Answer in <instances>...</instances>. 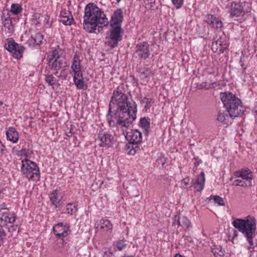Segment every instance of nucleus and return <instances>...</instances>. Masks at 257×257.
<instances>
[{
  "mask_svg": "<svg viewBox=\"0 0 257 257\" xmlns=\"http://www.w3.org/2000/svg\"><path fill=\"white\" fill-rule=\"evenodd\" d=\"M139 125L144 130L145 134L148 135L150 126V118L146 117H142L140 120Z\"/></svg>",
  "mask_w": 257,
  "mask_h": 257,
  "instance_id": "nucleus-24",
  "label": "nucleus"
},
{
  "mask_svg": "<svg viewBox=\"0 0 257 257\" xmlns=\"http://www.w3.org/2000/svg\"><path fill=\"white\" fill-rule=\"evenodd\" d=\"M22 11V7L18 4H13L11 6V12L14 15L19 14Z\"/></svg>",
  "mask_w": 257,
  "mask_h": 257,
  "instance_id": "nucleus-37",
  "label": "nucleus"
},
{
  "mask_svg": "<svg viewBox=\"0 0 257 257\" xmlns=\"http://www.w3.org/2000/svg\"><path fill=\"white\" fill-rule=\"evenodd\" d=\"M114 252V250L110 247L108 249V250L103 251L102 256V257H111L112 255H113Z\"/></svg>",
  "mask_w": 257,
  "mask_h": 257,
  "instance_id": "nucleus-43",
  "label": "nucleus"
},
{
  "mask_svg": "<svg viewBox=\"0 0 257 257\" xmlns=\"http://www.w3.org/2000/svg\"><path fill=\"white\" fill-rule=\"evenodd\" d=\"M123 13L121 9H117L111 16L110 21L111 29L106 33L105 44L111 49L116 47L122 39L123 30L121 24L123 21Z\"/></svg>",
  "mask_w": 257,
  "mask_h": 257,
  "instance_id": "nucleus-3",
  "label": "nucleus"
},
{
  "mask_svg": "<svg viewBox=\"0 0 257 257\" xmlns=\"http://www.w3.org/2000/svg\"><path fill=\"white\" fill-rule=\"evenodd\" d=\"M6 237V233L3 227H0V247L4 243V240Z\"/></svg>",
  "mask_w": 257,
  "mask_h": 257,
  "instance_id": "nucleus-42",
  "label": "nucleus"
},
{
  "mask_svg": "<svg viewBox=\"0 0 257 257\" xmlns=\"http://www.w3.org/2000/svg\"><path fill=\"white\" fill-rule=\"evenodd\" d=\"M181 217L179 215H175L173 218L172 225L173 226H177L178 227L180 225Z\"/></svg>",
  "mask_w": 257,
  "mask_h": 257,
  "instance_id": "nucleus-41",
  "label": "nucleus"
},
{
  "mask_svg": "<svg viewBox=\"0 0 257 257\" xmlns=\"http://www.w3.org/2000/svg\"><path fill=\"white\" fill-rule=\"evenodd\" d=\"M157 161L158 162V164H161L162 166H163L166 162V159L163 155H161L158 158Z\"/></svg>",
  "mask_w": 257,
  "mask_h": 257,
  "instance_id": "nucleus-46",
  "label": "nucleus"
},
{
  "mask_svg": "<svg viewBox=\"0 0 257 257\" xmlns=\"http://www.w3.org/2000/svg\"><path fill=\"white\" fill-rule=\"evenodd\" d=\"M173 4L175 6V7L176 8V9H180L183 4V1L184 0H171Z\"/></svg>",
  "mask_w": 257,
  "mask_h": 257,
  "instance_id": "nucleus-45",
  "label": "nucleus"
},
{
  "mask_svg": "<svg viewBox=\"0 0 257 257\" xmlns=\"http://www.w3.org/2000/svg\"><path fill=\"white\" fill-rule=\"evenodd\" d=\"M205 180V174L202 172L198 177L197 180L194 183V187L196 191L201 192L202 191L204 186Z\"/></svg>",
  "mask_w": 257,
  "mask_h": 257,
  "instance_id": "nucleus-21",
  "label": "nucleus"
},
{
  "mask_svg": "<svg viewBox=\"0 0 257 257\" xmlns=\"http://www.w3.org/2000/svg\"><path fill=\"white\" fill-rule=\"evenodd\" d=\"M45 81L50 86H53L56 83L57 80L53 75H47L45 76Z\"/></svg>",
  "mask_w": 257,
  "mask_h": 257,
  "instance_id": "nucleus-38",
  "label": "nucleus"
},
{
  "mask_svg": "<svg viewBox=\"0 0 257 257\" xmlns=\"http://www.w3.org/2000/svg\"><path fill=\"white\" fill-rule=\"evenodd\" d=\"M229 117H231L230 115L229 116L225 112H222L219 111L217 114V119L218 121L221 123L227 124Z\"/></svg>",
  "mask_w": 257,
  "mask_h": 257,
  "instance_id": "nucleus-29",
  "label": "nucleus"
},
{
  "mask_svg": "<svg viewBox=\"0 0 257 257\" xmlns=\"http://www.w3.org/2000/svg\"><path fill=\"white\" fill-rule=\"evenodd\" d=\"M208 198L210 201L212 200L215 203L217 204L218 205L224 206L225 205L223 199L218 195H211Z\"/></svg>",
  "mask_w": 257,
  "mask_h": 257,
  "instance_id": "nucleus-34",
  "label": "nucleus"
},
{
  "mask_svg": "<svg viewBox=\"0 0 257 257\" xmlns=\"http://www.w3.org/2000/svg\"><path fill=\"white\" fill-rule=\"evenodd\" d=\"M81 60L80 58L79 55L76 53L73 57L72 64L71 66V69L73 71V74H76L78 76L81 75L82 73L81 70Z\"/></svg>",
  "mask_w": 257,
  "mask_h": 257,
  "instance_id": "nucleus-15",
  "label": "nucleus"
},
{
  "mask_svg": "<svg viewBox=\"0 0 257 257\" xmlns=\"http://www.w3.org/2000/svg\"><path fill=\"white\" fill-rule=\"evenodd\" d=\"M212 252L215 257H223L225 251L220 246H214L212 248Z\"/></svg>",
  "mask_w": 257,
  "mask_h": 257,
  "instance_id": "nucleus-31",
  "label": "nucleus"
},
{
  "mask_svg": "<svg viewBox=\"0 0 257 257\" xmlns=\"http://www.w3.org/2000/svg\"><path fill=\"white\" fill-rule=\"evenodd\" d=\"M220 98L230 117H237L244 112L241 100L235 95L230 92L221 93Z\"/></svg>",
  "mask_w": 257,
  "mask_h": 257,
  "instance_id": "nucleus-5",
  "label": "nucleus"
},
{
  "mask_svg": "<svg viewBox=\"0 0 257 257\" xmlns=\"http://www.w3.org/2000/svg\"><path fill=\"white\" fill-rule=\"evenodd\" d=\"M175 257H183V256L181 255L180 253H177L176 254Z\"/></svg>",
  "mask_w": 257,
  "mask_h": 257,
  "instance_id": "nucleus-55",
  "label": "nucleus"
},
{
  "mask_svg": "<svg viewBox=\"0 0 257 257\" xmlns=\"http://www.w3.org/2000/svg\"><path fill=\"white\" fill-rule=\"evenodd\" d=\"M135 153H136V150L134 149H132L129 152V154H130V155H134L135 154Z\"/></svg>",
  "mask_w": 257,
  "mask_h": 257,
  "instance_id": "nucleus-53",
  "label": "nucleus"
},
{
  "mask_svg": "<svg viewBox=\"0 0 257 257\" xmlns=\"http://www.w3.org/2000/svg\"><path fill=\"white\" fill-rule=\"evenodd\" d=\"M6 150V147L2 144V142L0 141V153H4Z\"/></svg>",
  "mask_w": 257,
  "mask_h": 257,
  "instance_id": "nucleus-50",
  "label": "nucleus"
},
{
  "mask_svg": "<svg viewBox=\"0 0 257 257\" xmlns=\"http://www.w3.org/2000/svg\"><path fill=\"white\" fill-rule=\"evenodd\" d=\"M3 104V102H2L1 101H0V106H1Z\"/></svg>",
  "mask_w": 257,
  "mask_h": 257,
  "instance_id": "nucleus-57",
  "label": "nucleus"
},
{
  "mask_svg": "<svg viewBox=\"0 0 257 257\" xmlns=\"http://www.w3.org/2000/svg\"><path fill=\"white\" fill-rule=\"evenodd\" d=\"M22 171L29 180L38 181L40 179V170L36 164L28 159L22 161Z\"/></svg>",
  "mask_w": 257,
  "mask_h": 257,
  "instance_id": "nucleus-7",
  "label": "nucleus"
},
{
  "mask_svg": "<svg viewBox=\"0 0 257 257\" xmlns=\"http://www.w3.org/2000/svg\"><path fill=\"white\" fill-rule=\"evenodd\" d=\"M233 184L235 186H239L242 187H249L252 185L251 181L244 180L239 178H236L233 182Z\"/></svg>",
  "mask_w": 257,
  "mask_h": 257,
  "instance_id": "nucleus-26",
  "label": "nucleus"
},
{
  "mask_svg": "<svg viewBox=\"0 0 257 257\" xmlns=\"http://www.w3.org/2000/svg\"><path fill=\"white\" fill-rule=\"evenodd\" d=\"M43 39V36L40 33H37L27 41V44L30 46L40 45L42 43Z\"/></svg>",
  "mask_w": 257,
  "mask_h": 257,
  "instance_id": "nucleus-22",
  "label": "nucleus"
},
{
  "mask_svg": "<svg viewBox=\"0 0 257 257\" xmlns=\"http://www.w3.org/2000/svg\"><path fill=\"white\" fill-rule=\"evenodd\" d=\"M128 102H129V101L126 95L123 91L122 87H117L113 91V95L109 104L108 113L112 112L114 109H115V107L116 109L118 107L121 108L124 107V104Z\"/></svg>",
  "mask_w": 257,
  "mask_h": 257,
  "instance_id": "nucleus-6",
  "label": "nucleus"
},
{
  "mask_svg": "<svg viewBox=\"0 0 257 257\" xmlns=\"http://www.w3.org/2000/svg\"><path fill=\"white\" fill-rule=\"evenodd\" d=\"M18 227L17 225H12L9 228V230L10 232H13L17 230Z\"/></svg>",
  "mask_w": 257,
  "mask_h": 257,
  "instance_id": "nucleus-49",
  "label": "nucleus"
},
{
  "mask_svg": "<svg viewBox=\"0 0 257 257\" xmlns=\"http://www.w3.org/2000/svg\"><path fill=\"white\" fill-rule=\"evenodd\" d=\"M109 22L105 15L100 8L93 3L88 4L84 10L83 28L90 33L95 32L98 25L106 26Z\"/></svg>",
  "mask_w": 257,
  "mask_h": 257,
  "instance_id": "nucleus-2",
  "label": "nucleus"
},
{
  "mask_svg": "<svg viewBox=\"0 0 257 257\" xmlns=\"http://www.w3.org/2000/svg\"><path fill=\"white\" fill-rule=\"evenodd\" d=\"M52 203L58 207L60 205V202L62 199V194H50L49 197Z\"/></svg>",
  "mask_w": 257,
  "mask_h": 257,
  "instance_id": "nucleus-27",
  "label": "nucleus"
},
{
  "mask_svg": "<svg viewBox=\"0 0 257 257\" xmlns=\"http://www.w3.org/2000/svg\"><path fill=\"white\" fill-rule=\"evenodd\" d=\"M196 88L198 89H209L210 87L207 86V82H202L201 83H198L196 84Z\"/></svg>",
  "mask_w": 257,
  "mask_h": 257,
  "instance_id": "nucleus-44",
  "label": "nucleus"
},
{
  "mask_svg": "<svg viewBox=\"0 0 257 257\" xmlns=\"http://www.w3.org/2000/svg\"><path fill=\"white\" fill-rule=\"evenodd\" d=\"M60 22L65 25H71L74 21L71 13L66 10H63L60 14Z\"/></svg>",
  "mask_w": 257,
  "mask_h": 257,
  "instance_id": "nucleus-17",
  "label": "nucleus"
},
{
  "mask_svg": "<svg viewBox=\"0 0 257 257\" xmlns=\"http://www.w3.org/2000/svg\"><path fill=\"white\" fill-rule=\"evenodd\" d=\"M69 228L70 226L68 224L60 222L55 224L53 227V230L56 237L63 239L68 236L70 232Z\"/></svg>",
  "mask_w": 257,
  "mask_h": 257,
  "instance_id": "nucleus-13",
  "label": "nucleus"
},
{
  "mask_svg": "<svg viewBox=\"0 0 257 257\" xmlns=\"http://www.w3.org/2000/svg\"><path fill=\"white\" fill-rule=\"evenodd\" d=\"M121 0H116L117 3H119Z\"/></svg>",
  "mask_w": 257,
  "mask_h": 257,
  "instance_id": "nucleus-58",
  "label": "nucleus"
},
{
  "mask_svg": "<svg viewBox=\"0 0 257 257\" xmlns=\"http://www.w3.org/2000/svg\"><path fill=\"white\" fill-rule=\"evenodd\" d=\"M56 190H55V191H54L53 192V193H56Z\"/></svg>",
  "mask_w": 257,
  "mask_h": 257,
  "instance_id": "nucleus-59",
  "label": "nucleus"
},
{
  "mask_svg": "<svg viewBox=\"0 0 257 257\" xmlns=\"http://www.w3.org/2000/svg\"><path fill=\"white\" fill-rule=\"evenodd\" d=\"M5 208L0 210V227H4L8 223L12 224L16 221V215L14 212L4 211Z\"/></svg>",
  "mask_w": 257,
  "mask_h": 257,
  "instance_id": "nucleus-12",
  "label": "nucleus"
},
{
  "mask_svg": "<svg viewBox=\"0 0 257 257\" xmlns=\"http://www.w3.org/2000/svg\"><path fill=\"white\" fill-rule=\"evenodd\" d=\"M3 25L5 30L7 29L9 33H11L13 31L12 21L10 17L5 18L3 22Z\"/></svg>",
  "mask_w": 257,
  "mask_h": 257,
  "instance_id": "nucleus-33",
  "label": "nucleus"
},
{
  "mask_svg": "<svg viewBox=\"0 0 257 257\" xmlns=\"http://www.w3.org/2000/svg\"><path fill=\"white\" fill-rule=\"evenodd\" d=\"M189 181H190V180L189 178H184L182 181V184H184V185H186L189 183Z\"/></svg>",
  "mask_w": 257,
  "mask_h": 257,
  "instance_id": "nucleus-51",
  "label": "nucleus"
},
{
  "mask_svg": "<svg viewBox=\"0 0 257 257\" xmlns=\"http://www.w3.org/2000/svg\"><path fill=\"white\" fill-rule=\"evenodd\" d=\"M97 138L100 141L99 146L101 147L109 148L112 146L114 143V137L107 132L100 129L98 134Z\"/></svg>",
  "mask_w": 257,
  "mask_h": 257,
  "instance_id": "nucleus-11",
  "label": "nucleus"
},
{
  "mask_svg": "<svg viewBox=\"0 0 257 257\" xmlns=\"http://www.w3.org/2000/svg\"><path fill=\"white\" fill-rule=\"evenodd\" d=\"M7 140L13 143H16L19 140V133L16 129L12 126L9 127L6 132Z\"/></svg>",
  "mask_w": 257,
  "mask_h": 257,
  "instance_id": "nucleus-19",
  "label": "nucleus"
},
{
  "mask_svg": "<svg viewBox=\"0 0 257 257\" xmlns=\"http://www.w3.org/2000/svg\"><path fill=\"white\" fill-rule=\"evenodd\" d=\"M233 226L246 237L250 246L253 245V238L255 236L256 220L248 216L245 219L237 218L232 222Z\"/></svg>",
  "mask_w": 257,
  "mask_h": 257,
  "instance_id": "nucleus-4",
  "label": "nucleus"
},
{
  "mask_svg": "<svg viewBox=\"0 0 257 257\" xmlns=\"http://www.w3.org/2000/svg\"><path fill=\"white\" fill-rule=\"evenodd\" d=\"M73 76V81L76 86V87L78 89H85L86 88V85L83 79L82 73H81L80 75L78 76H76V74L72 75Z\"/></svg>",
  "mask_w": 257,
  "mask_h": 257,
  "instance_id": "nucleus-23",
  "label": "nucleus"
},
{
  "mask_svg": "<svg viewBox=\"0 0 257 257\" xmlns=\"http://www.w3.org/2000/svg\"><path fill=\"white\" fill-rule=\"evenodd\" d=\"M234 175L236 178H239L244 180L252 181L253 174L252 172L247 168L242 169L234 172Z\"/></svg>",
  "mask_w": 257,
  "mask_h": 257,
  "instance_id": "nucleus-16",
  "label": "nucleus"
},
{
  "mask_svg": "<svg viewBox=\"0 0 257 257\" xmlns=\"http://www.w3.org/2000/svg\"><path fill=\"white\" fill-rule=\"evenodd\" d=\"M228 12L231 17H238L241 15L243 11V3L241 2H231L227 5Z\"/></svg>",
  "mask_w": 257,
  "mask_h": 257,
  "instance_id": "nucleus-14",
  "label": "nucleus"
},
{
  "mask_svg": "<svg viewBox=\"0 0 257 257\" xmlns=\"http://www.w3.org/2000/svg\"><path fill=\"white\" fill-rule=\"evenodd\" d=\"M141 102L143 104H145V108L147 110L150 108L153 104L154 103V100L153 99L145 97L142 99Z\"/></svg>",
  "mask_w": 257,
  "mask_h": 257,
  "instance_id": "nucleus-36",
  "label": "nucleus"
},
{
  "mask_svg": "<svg viewBox=\"0 0 257 257\" xmlns=\"http://www.w3.org/2000/svg\"><path fill=\"white\" fill-rule=\"evenodd\" d=\"M66 63L63 62V58L60 56L58 59H55L51 65L52 68L55 70H58L62 67L66 66Z\"/></svg>",
  "mask_w": 257,
  "mask_h": 257,
  "instance_id": "nucleus-28",
  "label": "nucleus"
},
{
  "mask_svg": "<svg viewBox=\"0 0 257 257\" xmlns=\"http://www.w3.org/2000/svg\"><path fill=\"white\" fill-rule=\"evenodd\" d=\"M240 63H241V66L242 67V69H243V72H244L246 68V66L244 65V64L243 62H242L241 60H240Z\"/></svg>",
  "mask_w": 257,
  "mask_h": 257,
  "instance_id": "nucleus-52",
  "label": "nucleus"
},
{
  "mask_svg": "<svg viewBox=\"0 0 257 257\" xmlns=\"http://www.w3.org/2000/svg\"><path fill=\"white\" fill-rule=\"evenodd\" d=\"M5 47L12 54L14 57L18 59L22 57L23 52L25 49L23 46L16 43L12 38L7 40V43Z\"/></svg>",
  "mask_w": 257,
  "mask_h": 257,
  "instance_id": "nucleus-8",
  "label": "nucleus"
},
{
  "mask_svg": "<svg viewBox=\"0 0 257 257\" xmlns=\"http://www.w3.org/2000/svg\"><path fill=\"white\" fill-rule=\"evenodd\" d=\"M206 22L216 29H221L223 24L221 20L214 17L212 15H207L206 16Z\"/></svg>",
  "mask_w": 257,
  "mask_h": 257,
  "instance_id": "nucleus-20",
  "label": "nucleus"
},
{
  "mask_svg": "<svg viewBox=\"0 0 257 257\" xmlns=\"http://www.w3.org/2000/svg\"><path fill=\"white\" fill-rule=\"evenodd\" d=\"M180 221V225L182 228L184 229H189L191 227V224L190 221L185 216L181 217Z\"/></svg>",
  "mask_w": 257,
  "mask_h": 257,
  "instance_id": "nucleus-35",
  "label": "nucleus"
},
{
  "mask_svg": "<svg viewBox=\"0 0 257 257\" xmlns=\"http://www.w3.org/2000/svg\"><path fill=\"white\" fill-rule=\"evenodd\" d=\"M27 152V150L26 149H22L20 151H19L18 152L17 155H26Z\"/></svg>",
  "mask_w": 257,
  "mask_h": 257,
  "instance_id": "nucleus-48",
  "label": "nucleus"
},
{
  "mask_svg": "<svg viewBox=\"0 0 257 257\" xmlns=\"http://www.w3.org/2000/svg\"><path fill=\"white\" fill-rule=\"evenodd\" d=\"M137 105L135 101L124 104L112 112L107 113L106 119L110 127L117 126L124 133L137 118Z\"/></svg>",
  "mask_w": 257,
  "mask_h": 257,
  "instance_id": "nucleus-1",
  "label": "nucleus"
},
{
  "mask_svg": "<svg viewBox=\"0 0 257 257\" xmlns=\"http://www.w3.org/2000/svg\"><path fill=\"white\" fill-rule=\"evenodd\" d=\"M134 56L140 60H146L150 55V45L146 42L140 43L136 46Z\"/></svg>",
  "mask_w": 257,
  "mask_h": 257,
  "instance_id": "nucleus-10",
  "label": "nucleus"
},
{
  "mask_svg": "<svg viewBox=\"0 0 257 257\" xmlns=\"http://www.w3.org/2000/svg\"><path fill=\"white\" fill-rule=\"evenodd\" d=\"M228 47V45L226 43H223L222 41L221 42V45L220 46V48L219 50V53H223Z\"/></svg>",
  "mask_w": 257,
  "mask_h": 257,
  "instance_id": "nucleus-47",
  "label": "nucleus"
},
{
  "mask_svg": "<svg viewBox=\"0 0 257 257\" xmlns=\"http://www.w3.org/2000/svg\"><path fill=\"white\" fill-rule=\"evenodd\" d=\"M138 73L139 77L143 83H148L150 80V76L152 74L151 70L145 67L140 68Z\"/></svg>",
  "mask_w": 257,
  "mask_h": 257,
  "instance_id": "nucleus-18",
  "label": "nucleus"
},
{
  "mask_svg": "<svg viewBox=\"0 0 257 257\" xmlns=\"http://www.w3.org/2000/svg\"><path fill=\"white\" fill-rule=\"evenodd\" d=\"M114 247V251L117 250L122 251L126 248L127 246L126 241L124 239H119L113 242Z\"/></svg>",
  "mask_w": 257,
  "mask_h": 257,
  "instance_id": "nucleus-25",
  "label": "nucleus"
},
{
  "mask_svg": "<svg viewBox=\"0 0 257 257\" xmlns=\"http://www.w3.org/2000/svg\"><path fill=\"white\" fill-rule=\"evenodd\" d=\"M221 39H219L217 41L213 42L211 45V49L212 51L214 52H217L218 51H219L220 46L221 45Z\"/></svg>",
  "mask_w": 257,
  "mask_h": 257,
  "instance_id": "nucleus-39",
  "label": "nucleus"
},
{
  "mask_svg": "<svg viewBox=\"0 0 257 257\" xmlns=\"http://www.w3.org/2000/svg\"><path fill=\"white\" fill-rule=\"evenodd\" d=\"M215 81H212V80H210V82H209V83L210 84V85H213L215 83Z\"/></svg>",
  "mask_w": 257,
  "mask_h": 257,
  "instance_id": "nucleus-54",
  "label": "nucleus"
},
{
  "mask_svg": "<svg viewBox=\"0 0 257 257\" xmlns=\"http://www.w3.org/2000/svg\"><path fill=\"white\" fill-rule=\"evenodd\" d=\"M122 135L129 142L130 145L133 148H138V144L142 142V136L141 133L138 130H132L130 132H127V129L124 133L122 131Z\"/></svg>",
  "mask_w": 257,
  "mask_h": 257,
  "instance_id": "nucleus-9",
  "label": "nucleus"
},
{
  "mask_svg": "<svg viewBox=\"0 0 257 257\" xmlns=\"http://www.w3.org/2000/svg\"><path fill=\"white\" fill-rule=\"evenodd\" d=\"M77 210L76 207L71 204H69L67 206V212L68 214H72Z\"/></svg>",
  "mask_w": 257,
  "mask_h": 257,
  "instance_id": "nucleus-40",
  "label": "nucleus"
},
{
  "mask_svg": "<svg viewBox=\"0 0 257 257\" xmlns=\"http://www.w3.org/2000/svg\"><path fill=\"white\" fill-rule=\"evenodd\" d=\"M100 227L107 231L111 230L112 228V224L110 221L107 219H101L100 221Z\"/></svg>",
  "mask_w": 257,
  "mask_h": 257,
  "instance_id": "nucleus-32",
  "label": "nucleus"
},
{
  "mask_svg": "<svg viewBox=\"0 0 257 257\" xmlns=\"http://www.w3.org/2000/svg\"><path fill=\"white\" fill-rule=\"evenodd\" d=\"M2 208H5V209H4V210H3L4 211H6L7 208H5V207H4V206H3V207H2Z\"/></svg>",
  "mask_w": 257,
  "mask_h": 257,
  "instance_id": "nucleus-56",
  "label": "nucleus"
},
{
  "mask_svg": "<svg viewBox=\"0 0 257 257\" xmlns=\"http://www.w3.org/2000/svg\"><path fill=\"white\" fill-rule=\"evenodd\" d=\"M59 56H60L58 50H54L51 51L47 57L49 65L51 66L53 62H54L55 59H58Z\"/></svg>",
  "mask_w": 257,
  "mask_h": 257,
  "instance_id": "nucleus-30",
  "label": "nucleus"
}]
</instances>
